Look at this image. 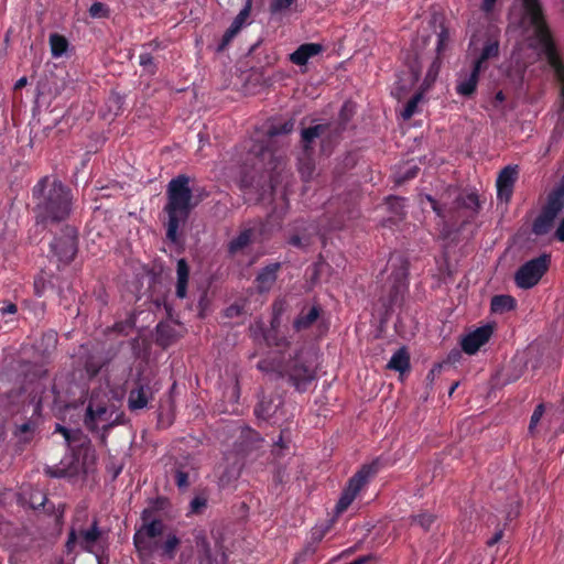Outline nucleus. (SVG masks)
<instances>
[{
    "instance_id": "nucleus-1",
    "label": "nucleus",
    "mask_w": 564,
    "mask_h": 564,
    "mask_svg": "<svg viewBox=\"0 0 564 564\" xmlns=\"http://www.w3.org/2000/svg\"><path fill=\"white\" fill-rule=\"evenodd\" d=\"M33 212L37 225H48L66 220L72 212V189L56 177H42L32 189Z\"/></svg>"
},
{
    "instance_id": "nucleus-2",
    "label": "nucleus",
    "mask_w": 564,
    "mask_h": 564,
    "mask_svg": "<svg viewBox=\"0 0 564 564\" xmlns=\"http://www.w3.org/2000/svg\"><path fill=\"white\" fill-rule=\"evenodd\" d=\"M189 177L185 174L172 178L166 188V204L164 212L167 214L166 238L171 242L178 241V230L184 226L195 208L193 192L189 187Z\"/></svg>"
},
{
    "instance_id": "nucleus-3",
    "label": "nucleus",
    "mask_w": 564,
    "mask_h": 564,
    "mask_svg": "<svg viewBox=\"0 0 564 564\" xmlns=\"http://www.w3.org/2000/svg\"><path fill=\"white\" fill-rule=\"evenodd\" d=\"M293 122L285 121L278 126H271L268 129L264 140H256L249 148L252 167L258 171L272 172L281 164V155H279L270 145L272 138L276 135L288 134L293 130Z\"/></svg>"
},
{
    "instance_id": "nucleus-4",
    "label": "nucleus",
    "mask_w": 564,
    "mask_h": 564,
    "mask_svg": "<svg viewBox=\"0 0 564 564\" xmlns=\"http://www.w3.org/2000/svg\"><path fill=\"white\" fill-rule=\"evenodd\" d=\"M124 413H116L115 404L96 402L90 399L86 409L84 424L93 433H98L100 442L106 444L111 429L123 423Z\"/></svg>"
},
{
    "instance_id": "nucleus-5",
    "label": "nucleus",
    "mask_w": 564,
    "mask_h": 564,
    "mask_svg": "<svg viewBox=\"0 0 564 564\" xmlns=\"http://www.w3.org/2000/svg\"><path fill=\"white\" fill-rule=\"evenodd\" d=\"M297 392L307 391L310 384L316 379V368L313 364V352L304 347L297 349L284 362L283 375Z\"/></svg>"
},
{
    "instance_id": "nucleus-6",
    "label": "nucleus",
    "mask_w": 564,
    "mask_h": 564,
    "mask_svg": "<svg viewBox=\"0 0 564 564\" xmlns=\"http://www.w3.org/2000/svg\"><path fill=\"white\" fill-rule=\"evenodd\" d=\"M532 28L534 35L540 43L549 65L552 67L556 79L564 83V62L561 58L550 28L545 21L543 11L525 17Z\"/></svg>"
},
{
    "instance_id": "nucleus-7",
    "label": "nucleus",
    "mask_w": 564,
    "mask_h": 564,
    "mask_svg": "<svg viewBox=\"0 0 564 564\" xmlns=\"http://www.w3.org/2000/svg\"><path fill=\"white\" fill-rule=\"evenodd\" d=\"M564 209V174L560 182L547 194L546 202L542 206L540 214L533 220L531 232L535 236L549 234L560 213Z\"/></svg>"
},
{
    "instance_id": "nucleus-8",
    "label": "nucleus",
    "mask_w": 564,
    "mask_h": 564,
    "mask_svg": "<svg viewBox=\"0 0 564 564\" xmlns=\"http://www.w3.org/2000/svg\"><path fill=\"white\" fill-rule=\"evenodd\" d=\"M382 467V459L378 457L369 464H364L359 470L354 474V476L348 480V484L343 490L335 507L336 514H340L347 510L360 490L381 470Z\"/></svg>"
},
{
    "instance_id": "nucleus-9",
    "label": "nucleus",
    "mask_w": 564,
    "mask_h": 564,
    "mask_svg": "<svg viewBox=\"0 0 564 564\" xmlns=\"http://www.w3.org/2000/svg\"><path fill=\"white\" fill-rule=\"evenodd\" d=\"M392 272L390 274L391 286L383 303L386 311H391L395 305L402 303L409 290V261L402 254H392L390 258Z\"/></svg>"
},
{
    "instance_id": "nucleus-10",
    "label": "nucleus",
    "mask_w": 564,
    "mask_h": 564,
    "mask_svg": "<svg viewBox=\"0 0 564 564\" xmlns=\"http://www.w3.org/2000/svg\"><path fill=\"white\" fill-rule=\"evenodd\" d=\"M105 532L99 528L98 519L95 518L89 528L75 529L72 528L65 543V549L68 554L75 552L78 544L84 552L97 555L96 547L100 545Z\"/></svg>"
},
{
    "instance_id": "nucleus-11",
    "label": "nucleus",
    "mask_w": 564,
    "mask_h": 564,
    "mask_svg": "<svg viewBox=\"0 0 564 564\" xmlns=\"http://www.w3.org/2000/svg\"><path fill=\"white\" fill-rule=\"evenodd\" d=\"M550 264V253H542L539 257L524 262L514 273L516 285L522 290L532 289L547 272Z\"/></svg>"
},
{
    "instance_id": "nucleus-12",
    "label": "nucleus",
    "mask_w": 564,
    "mask_h": 564,
    "mask_svg": "<svg viewBox=\"0 0 564 564\" xmlns=\"http://www.w3.org/2000/svg\"><path fill=\"white\" fill-rule=\"evenodd\" d=\"M51 252L64 264L70 263L78 251V231L74 226L65 225L50 243Z\"/></svg>"
},
{
    "instance_id": "nucleus-13",
    "label": "nucleus",
    "mask_w": 564,
    "mask_h": 564,
    "mask_svg": "<svg viewBox=\"0 0 564 564\" xmlns=\"http://www.w3.org/2000/svg\"><path fill=\"white\" fill-rule=\"evenodd\" d=\"M163 531L164 523L159 518L149 523L141 524L133 535V545L138 553L141 555H151L154 553V543L156 541L153 540L162 535Z\"/></svg>"
},
{
    "instance_id": "nucleus-14",
    "label": "nucleus",
    "mask_w": 564,
    "mask_h": 564,
    "mask_svg": "<svg viewBox=\"0 0 564 564\" xmlns=\"http://www.w3.org/2000/svg\"><path fill=\"white\" fill-rule=\"evenodd\" d=\"M163 531L164 523L159 518L149 523L141 524L133 535V545L138 553L141 555H151L154 553V543L156 541L153 540L162 535Z\"/></svg>"
},
{
    "instance_id": "nucleus-15",
    "label": "nucleus",
    "mask_w": 564,
    "mask_h": 564,
    "mask_svg": "<svg viewBox=\"0 0 564 564\" xmlns=\"http://www.w3.org/2000/svg\"><path fill=\"white\" fill-rule=\"evenodd\" d=\"M265 223L260 219L253 220L248 227L243 228L237 237L231 239L227 245V251L230 256H235L245 248L257 241L264 235Z\"/></svg>"
},
{
    "instance_id": "nucleus-16",
    "label": "nucleus",
    "mask_w": 564,
    "mask_h": 564,
    "mask_svg": "<svg viewBox=\"0 0 564 564\" xmlns=\"http://www.w3.org/2000/svg\"><path fill=\"white\" fill-rule=\"evenodd\" d=\"M323 313L322 306L317 303L303 306L292 323L293 329L301 333L316 325L322 333H325L327 325L322 318Z\"/></svg>"
},
{
    "instance_id": "nucleus-17",
    "label": "nucleus",
    "mask_w": 564,
    "mask_h": 564,
    "mask_svg": "<svg viewBox=\"0 0 564 564\" xmlns=\"http://www.w3.org/2000/svg\"><path fill=\"white\" fill-rule=\"evenodd\" d=\"M518 177V165H507L499 172L496 181L498 200L506 204L511 200Z\"/></svg>"
},
{
    "instance_id": "nucleus-18",
    "label": "nucleus",
    "mask_w": 564,
    "mask_h": 564,
    "mask_svg": "<svg viewBox=\"0 0 564 564\" xmlns=\"http://www.w3.org/2000/svg\"><path fill=\"white\" fill-rule=\"evenodd\" d=\"M494 334V327L489 324L480 326L463 337L460 346L468 355L476 354L481 346L489 341Z\"/></svg>"
},
{
    "instance_id": "nucleus-19",
    "label": "nucleus",
    "mask_w": 564,
    "mask_h": 564,
    "mask_svg": "<svg viewBox=\"0 0 564 564\" xmlns=\"http://www.w3.org/2000/svg\"><path fill=\"white\" fill-rule=\"evenodd\" d=\"M153 393L150 381L144 378H139L135 381V387L131 389L128 395L129 410L137 411L144 409L153 398Z\"/></svg>"
},
{
    "instance_id": "nucleus-20",
    "label": "nucleus",
    "mask_w": 564,
    "mask_h": 564,
    "mask_svg": "<svg viewBox=\"0 0 564 564\" xmlns=\"http://www.w3.org/2000/svg\"><path fill=\"white\" fill-rule=\"evenodd\" d=\"M283 404V399L280 394H264L259 397V401L254 406V415L259 420L269 421L274 419L280 406Z\"/></svg>"
},
{
    "instance_id": "nucleus-21",
    "label": "nucleus",
    "mask_w": 564,
    "mask_h": 564,
    "mask_svg": "<svg viewBox=\"0 0 564 564\" xmlns=\"http://www.w3.org/2000/svg\"><path fill=\"white\" fill-rule=\"evenodd\" d=\"M280 262H272L264 265L256 275L253 284L258 293H268L271 291L278 280V273L281 270Z\"/></svg>"
},
{
    "instance_id": "nucleus-22",
    "label": "nucleus",
    "mask_w": 564,
    "mask_h": 564,
    "mask_svg": "<svg viewBox=\"0 0 564 564\" xmlns=\"http://www.w3.org/2000/svg\"><path fill=\"white\" fill-rule=\"evenodd\" d=\"M324 52V46L319 43L301 44L293 53L290 54V61L294 65L304 66L307 62Z\"/></svg>"
},
{
    "instance_id": "nucleus-23",
    "label": "nucleus",
    "mask_w": 564,
    "mask_h": 564,
    "mask_svg": "<svg viewBox=\"0 0 564 564\" xmlns=\"http://www.w3.org/2000/svg\"><path fill=\"white\" fill-rule=\"evenodd\" d=\"M332 126V123H319L302 130L301 143L305 155L312 154L315 140L323 137L326 132H329Z\"/></svg>"
},
{
    "instance_id": "nucleus-24",
    "label": "nucleus",
    "mask_w": 564,
    "mask_h": 564,
    "mask_svg": "<svg viewBox=\"0 0 564 564\" xmlns=\"http://www.w3.org/2000/svg\"><path fill=\"white\" fill-rule=\"evenodd\" d=\"M261 441L262 438L256 430L249 426H241L236 442L237 452L240 454H247L257 448Z\"/></svg>"
},
{
    "instance_id": "nucleus-25",
    "label": "nucleus",
    "mask_w": 564,
    "mask_h": 564,
    "mask_svg": "<svg viewBox=\"0 0 564 564\" xmlns=\"http://www.w3.org/2000/svg\"><path fill=\"white\" fill-rule=\"evenodd\" d=\"M480 72L478 66L473 65L469 74L460 75L455 87L456 93L464 97H471L476 93Z\"/></svg>"
},
{
    "instance_id": "nucleus-26",
    "label": "nucleus",
    "mask_w": 564,
    "mask_h": 564,
    "mask_svg": "<svg viewBox=\"0 0 564 564\" xmlns=\"http://www.w3.org/2000/svg\"><path fill=\"white\" fill-rule=\"evenodd\" d=\"M356 113V106L351 101H345L339 110L338 118L333 126L330 131L335 137H339L346 129L349 121Z\"/></svg>"
},
{
    "instance_id": "nucleus-27",
    "label": "nucleus",
    "mask_w": 564,
    "mask_h": 564,
    "mask_svg": "<svg viewBox=\"0 0 564 564\" xmlns=\"http://www.w3.org/2000/svg\"><path fill=\"white\" fill-rule=\"evenodd\" d=\"M189 280V267L185 259H180L176 264V290L178 299H185L187 295V285Z\"/></svg>"
},
{
    "instance_id": "nucleus-28",
    "label": "nucleus",
    "mask_w": 564,
    "mask_h": 564,
    "mask_svg": "<svg viewBox=\"0 0 564 564\" xmlns=\"http://www.w3.org/2000/svg\"><path fill=\"white\" fill-rule=\"evenodd\" d=\"M181 540L175 534H167L164 542L154 543V552H159L160 556L164 560H173L176 555L177 547Z\"/></svg>"
},
{
    "instance_id": "nucleus-29",
    "label": "nucleus",
    "mask_w": 564,
    "mask_h": 564,
    "mask_svg": "<svg viewBox=\"0 0 564 564\" xmlns=\"http://www.w3.org/2000/svg\"><path fill=\"white\" fill-rule=\"evenodd\" d=\"M55 432L64 436L68 446H88L89 440L85 437L79 430H69L61 424H56Z\"/></svg>"
},
{
    "instance_id": "nucleus-30",
    "label": "nucleus",
    "mask_w": 564,
    "mask_h": 564,
    "mask_svg": "<svg viewBox=\"0 0 564 564\" xmlns=\"http://www.w3.org/2000/svg\"><path fill=\"white\" fill-rule=\"evenodd\" d=\"M387 367L400 373H404L410 370V355L405 347H401L392 355Z\"/></svg>"
},
{
    "instance_id": "nucleus-31",
    "label": "nucleus",
    "mask_w": 564,
    "mask_h": 564,
    "mask_svg": "<svg viewBox=\"0 0 564 564\" xmlns=\"http://www.w3.org/2000/svg\"><path fill=\"white\" fill-rule=\"evenodd\" d=\"M517 301L511 295H495L490 302L492 313L503 314L516 310Z\"/></svg>"
},
{
    "instance_id": "nucleus-32",
    "label": "nucleus",
    "mask_w": 564,
    "mask_h": 564,
    "mask_svg": "<svg viewBox=\"0 0 564 564\" xmlns=\"http://www.w3.org/2000/svg\"><path fill=\"white\" fill-rule=\"evenodd\" d=\"M499 55V42L497 40H487L477 59L474 61L473 65L478 66L482 69L484 63L488 59L497 57Z\"/></svg>"
},
{
    "instance_id": "nucleus-33",
    "label": "nucleus",
    "mask_w": 564,
    "mask_h": 564,
    "mask_svg": "<svg viewBox=\"0 0 564 564\" xmlns=\"http://www.w3.org/2000/svg\"><path fill=\"white\" fill-rule=\"evenodd\" d=\"M175 328L165 323H159L156 326V344L162 348H167L175 341Z\"/></svg>"
},
{
    "instance_id": "nucleus-34",
    "label": "nucleus",
    "mask_w": 564,
    "mask_h": 564,
    "mask_svg": "<svg viewBox=\"0 0 564 564\" xmlns=\"http://www.w3.org/2000/svg\"><path fill=\"white\" fill-rule=\"evenodd\" d=\"M37 430V424L35 421L28 420L21 424H18L14 430V436L19 440L20 443H30Z\"/></svg>"
},
{
    "instance_id": "nucleus-35",
    "label": "nucleus",
    "mask_w": 564,
    "mask_h": 564,
    "mask_svg": "<svg viewBox=\"0 0 564 564\" xmlns=\"http://www.w3.org/2000/svg\"><path fill=\"white\" fill-rule=\"evenodd\" d=\"M51 52L54 57H61L68 48V41L65 36L53 33L50 35Z\"/></svg>"
},
{
    "instance_id": "nucleus-36",
    "label": "nucleus",
    "mask_w": 564,
    "mask_h": 564,
    "mask_svg": "<svg viewBox=\"0 0 564 564\" xmlns=\"http://www.w3.org/2000/svg\"><path fill=\"white\" fill-rule=\"evenodd\" d=\"M279 324H274V327L271 326V329L265 333L264 339L268 346H273L276 348H288L290 346V341L285 336H280L276 330V326Z\"/></svg>"
},
{
    "instance_id": "nucleus-37",
    "label": "nucleus",
    "mask_w": 564,
    "mask_h": 564,
    "mask_svg": "<svg viewBox=\"0 0 564 564\" xmlns=\"http://www.w3.org/2000/svg\"><path fill=\"white\" fill-rule=\"evenodd\" d=\"M423 99V91H416L404 105L401 116L404 120L411 119L417 111V106Z\"/></svg>"
},
{
    "instance_id": "nucleus-38",
    "label": "nucleus",
    "mask_w": 564,
    "mask_h": 564,
    "mask_svg": "<svg viewBox=\"0 0 564 564\" xmlns=\"http://www.w3.org/2000/svg\"><path fill=\"white\" fill-rule=\"evenodd\" d=\"M58 341L57 333L54 330L45 332L40 341V347L43 349V354L50 355L53 350H55Z\"/></svg>"
},
{
    "instance_id": "nucleus-39",
    "label": "nucleus",
    "mask_w": 564,
    "mask_h": 564,
    "mask_svg": "<svg viewBox=\"0 0 564 564\" xmlns=\"http://www.w3.org/2000/svg\"><path fill=\"white\" fill-rule=\"evenodd\" d=\"M284 364L280 360L264 358L259 360L257 368L262 372H278L281 377L283 375Z\"/></svg>"
},
{
    "instance_id": "nucleus-40",
    "label": "nucleus",
    "mask_w": 564,
    "mask_h": 564,
    "mask_svg": "<svg viewBox=\"0 0 564 564\" xmlns=\"http://www.w3.org/2000/svg\"><path fill=\"white\" fill-rule=\"evenodd\" d=\"M314 171L315 164L311 155H306V158L300 160L299 172L304 182H308L312 178Z\"/></svg>"
},
{
    "instance_id": "nucleus-41",
    "label": "nucleus",
    "mask_w": 564,
    "mask_h": 564,
    "mask_svg": "<svg viewBox=\"0 0 564 564\" xmlns=\"http://www.w3.org/2000/svg\"><path fill=\"white\" fill-rule=\"evenodd\" d=\"M435 521V516L430 512H421L411 517V524L421 527L424 531H429Z\"/></svg>"
},
{
    "instance_id": "nucleus-42",
    "label": "nucleus",
    "mask_w": 564,
    "mask_h": 564,
    "mask_svg": "<svg viewBox=\"0 0 564 564\" xmlns=\"http://www.w3.org/2000/svg\"><path fill=\"white\" fill-rule=\"evenodd\" d=\"M88 12L94 19L109 18L110 15V9L102 2H94Z\"/></svg>"
},
{
    "instance_id": "nucleus-43",
    "label": "nucleus",
    "mask_w": 564,
    "mask_h": 564,
    "mask_svg": "<svg viewBox=\"0 0 564 564\" xmlns=\"http://www.w3.org/2000/svg\"><path fill=\"white\" fill-rule=\"evenodd\" d=\"M139 64L150 74H155L158 67L150 52H143L139 55Z\"/></svg>"
},
{
    "instance_id": "nucleus-44",
    "label": "nucleus",
    "mask_w": 564,
    "mask_h": 564,
    "mask_svg": "<svg viewBox=\"0 0 564 564\" xmlns=\"http://www.w3.org/2000/svg\"><path fill=\"white\" fill-rule=\"evenodd\" d=\"M295 0H272L269 6V12L271 15L279 14L289 9Z\"/></svg>"
},
{
    "instance_id": "nucleus-45",
    "label": "nucleus",
    "mask_w": 564,
    "mask_h": 564,
    "mask_svg": "<svg viewBox=\"0 0 564 564\" xmlns=\"http://www.w3.org/2000/svg\"><path fill=\"white\" fill-rule=\"evenodd\" d=\"M462 206L473 212H478L480 208L479 197L476 193H469L462 197Z\"/></svg>"
},
{
    "instance_id": "nucleus-46",
    "label": "nucleus",
    "mask_w": 564,
    "mask_h": 564,
    "mask_svg": "<svg viewBox=\"0 0 564 564\" xmlns=\"http://www.w3.org/2000/svg\"><path fill=\"white\" fill-rule=\"evenodd\" d=\"M544 411H545V406L543 403H540L535 406V409L531 415L530 424H529V433L531 435L534 434L535 427H536L538 423L540 422V420L542 419Z\"/></svg>"
},
{
    "instance_id": "nucleus-47",
    "label": "nucleus",
    "mask_w": 564,
    "mask_h": 564,
    "mask_svg": "<svg viewBox=\"0 0 564 564\" xmlns=\"http://www.w3.org/2000/svg\"><path fill=\"white\" fill-rule=\"evenodd\" d=\"M174 480L180 490H186L189 486L188 473L180 467L174 471Z\"/></svg>"
},
{
    "instance_id": "nucleus-48",
    "label": "nucleus",
    "mask_w": 564,
    "mask_h": 564,
    "mask_svg": "<svg viewBox=\"0 0 564 564\" xmlns=\"http://www.w3.org/2000/svg\"><path fill=\"white\" fill-rule=\"evenodd\" d=\"M449 42V32L446 28L442 26L440 33L437 34V44L436 52L440 56L447 47Z\"/></svg>"
},
{
    "instance_id": "nucleus-49",
    "label": "nucleus",
    "mask_w": 564,
    "mask_h": 564,
    "mask_svg": "<svg viewBox=\"0 0 564 564\" xmlns=\"http://www.w3.org/2000/svg\"><path fill=\"white\" fill-rule=\"evenodd\" d=\"M387 204L391 212L401 216L404 214V198L401 197H389Z\"/></svg>"
},
{
    "instance_id": "nucleus-50",
    "label": "nucleus",
    "mask_w": 564,
    "mask_h": 564,
    "mask_svg": "<svg viewBox=\"0 0 564 564\" xmlns=\"http://www.w3.org/2000/svg\"><path fill=\"white\" fill-rule=\"evenodd\" d=\"M521 1H522L523 10H524V17L543 11L542 6L539 0H521Z\"/></svg>"
},
{
    "instance_id": "nucleus-51",
    "label": "nucleus",
    "mask_w": 564,
    "mask_h": 564,
    "mask_svg": "<svg viewBox=\"0 0 564 564\" xmlns=\"http://www.w3.org/2000/svg\"><path fill=\"white\" fill-rule=\"evenodd\" d=\"M34 294L39 297H42L46 291L47 281L43 273H40L34 278Z\"/></svg>"
},
{
    "instance_id": "nucleus-52",
    "label": "nucleus",
    "mask_w": 564,
    "mask_h": 564,
    "mask_svg": "<svg viewBox=\"0 0 564 564\" xmlns=\"http://www.w3.org/2000/svg\"><path fill=\"white\" fill-rule=\"evenodd\" d=\"M251 8H252V0H246L243 8L240 10L238 15L234 19V21L237 24H239L240 26H243V24L246 23V20L250 15Z\"/></svg>"
},
{
    "instance_id": "nucleus-53",
    "label": "nucleus",
    "mask_w": 564,
    "mask_h": 564,
    "mask_svg": "<svg viewBox=\"0 0 564 564\" xmlns=\"http://www.w3.org/2000/svg\"><path fill=\"white\" fill-rule=\"evenodd\" d=\"M207 507V499L200 496H196L189 503L191 512L199 514Z\"/></svg>"
},
{
    "instance_id": "nucleus-54",
    "label": "nucleus",
    "mask_w": 564,
    "mask_h": 564,
    "mask_svg": "<svg viewBox=\"0 0 564 564\" xmlns=\"http://www.w3.org/2000/svg\"><path fill=\"white\" fill-rule=\"evenodd\" d=\"M285 303L283 301H275L273 303V317L271 321V326L274 327V324L280 323V317L284 311Z\"/></svg>"
},
{
    "instance_id": "nucleus-55",
    "label": "nucleus",
    "mask_w": 564,
    "mask_h": 564,
    "mask_svg": "<svg viewBox=\"0 0 564 564\" xmlns=\"http://www.w3.org/2000/svg\"><path fill=\"white\" fill-rule=\"evenodd\" d=\"M283 434H284V431H281V433L279 435V440L274 442L273 447H272V454L276 457L282 456L283 455L282 451L288 448V444L283 440Z\"/></svg>"
},
{
    "instance_id": "nucleus-56",
    "label": "nucleus",
    "mask_w": 564,
    "mask_h": 564,
    "mask_svg": "<svg viewBox=\"0 0 564 564\" xmlns=\"http://www.w3.org/2000/svg\"><path fill=\"white\" fill-rule=\"evenodd\" d=\"M18 313L17 304L8 301L2 302V306L0 307V315L6 317L7 315H15Z\"/></svg>"
},
{
    "instance_id": "nucleus-57",
    "label": "nucleus",
    "mask_w": 564,
    "mask_h": 564,
    "mask_svg": "<svg viewBox=\"0 0 564 564\" xmlns=\"http://www.w3.org/2000/svg\"><path fill=\"white\" fill-rule=\"evenodd\" d=\"M289 243L296 248H305L310 245V239L301 237L300 235H292L289 239Z\"/></svg>"
},
{
    "instance_id": "nucleus-58",
    "label": "nucleus",
    "mask_w": 564,
    "mask_h": 564,
    "mask_svg": "<svg viewBox=\"0 0 564 564\" xmlns=\"http://www.w3.org/2000/svg\"><path fill=\"white\" fill-rule=\"evenodd\" d=\"M420 169L417 166H411L410 169L406 170V172L402 175H400L397 180V183L401 184V183H404L409 180H412L414 177H416L417 173H419Z\"/></svg>"
},
{
    "instance_id": "nucleus-59",
    "label": "nucleus",
    "mask_w": 564,
    "mask_h": 564,
    "mask_svg": "<svg viewBox=\"0 0 564 564\" xmlns=\"http://www.w3.org/2000/svg\"><path fill=\"white\" fill-rule=\"evenodd\" d=\"M235 36L236 35H234L228 30H226V32L224 33V35L218 44L217 52L225 51L226 47L231 43V41L234 40Z\"/></svg>"
},
{
    "instance_id": "nucleus-60",
    "label": "nucleus",
    "mask_w": 564,
    "mask_h": 564,
    "mask_svg": "<svg viewBox=\"0 0 564 564\" xmlns=\"http://www.w3.org/2000/svg\"><path fill=\"white\" fill-rule=\"evenodd\" d=\"M155 513L156 512L150 506L148 508L143 509V511L141 513L142 524L149 523L150 521L158 519L155 517Z\"/></svg>"
},
{
    "instance_id": "nucleus-61",
    "label": "nucleus",
    "mask_w": 564,
    "mask_h": 564,
    "mask_svg": "<svg viewBox=\"0 0 564 564\" xmlns=\"http://www.w3.org/2000/svg\"><path fill=\"white\" fill-rule=\"evenodd\" d=\"M167 503V499L163 497H158L156 499L150 502V507L153 508L155 512L161 511L165 508Z\"/></svg>"
},
{
    "instance_id": "nucleus-62",
    "label": "nucleus",
    "mask_w": 564,
    "mask_h": 564,
    "mask_svg": "<svg viewBox=\"0 0 564 564\" xmlns=\"http://www.w3.org/2000/svg\"><path fill=\"white\" fill-rule=\"evenodd\" d=\"M426 198H427V200L430 202L431 207H432V209L435 212V214H436L438 217L444 218V217H445V215H444V213H443L442 207H441V206H440V204L437 203V200H436V199H434V198H433L432 196H430V195H427V196H426Z\"/></svg>"
},
{
    "instance_id": "nucleus-63",
    "label": "nucleus",
    "mask_w": 564,
    "mask_h": 564,
    "mask_svg": "<svg viewBox=\"0 0 564 564\" xmlns=\"http://www.w3.org/2000/svg\"><path fill=\"white\" fill-rule=\"evenodd\" d=\"M85 369L90 377H95L98 375L100 366L95 365L93 361H86Z\"/></svg>"
},
{
    "instance_id": "nucleus-64",
    "label": "nucleus",
    "mask_w": 564,
    "mask_h": 564,
    "mask_svg": "<svg viewBox=\"0 0 564 564\" xmlns=\"http://www.w3.org/2000/svg\"><path fill=\"white\" fill-rule=\"evenodd\" d=\"M555 238L558 241L564 242V217L561 219V221L555 230Z\"/></svg>"
}]
</instances>
